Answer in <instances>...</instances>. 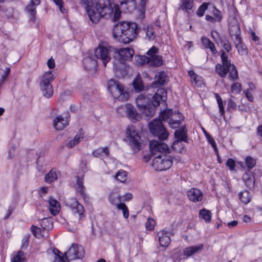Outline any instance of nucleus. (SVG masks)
<instances>
[{"label": "nucleus", "instance_id": "f257e3e1", "mask_svg": "<svg viewBox=\"0 0 262 262\" xmlns=\"http://www.w3.org/2000/svg\"><path fill=\"white\" fill-rule=\"evenodd\" d=\"M87 13L91 21L95 24L99 22L100 19L108 16H114V20L119 19L121 11L118 4L103 3V0H98V2L86 7Z\"/></svg>", "mask_w": 262, "mask_h": 262}, {"label": "nucleus", "instance_id": "f03ea898", "mask_svg": "<svg viewBox=\"0 0 262 262\" xmlns=\"http://www.w3.org/2000/svg\"><path fill=\"white\" fill-rule=\"evenodd\" d=\"M139 31L140 29L136 23L122 21L115 26L113 36L120 42L129 43L137 38Z\"/></svg>", "mask_w": 262, "mask_h": 262}, {"label": "nucleus", "instance_id": "7ed1b4c3", "mask_svg": "<svg viewBox=\"0 0 262 262\" xmlns=\"http://www.w3.org/2000/svg\"><path fill=\"white\" fill-rule=\"evenodd\" d=\"M54 262H69L75 259H81L84 255L83 247H70L67 252L62 253L57 248L53 249Z\"/></svg>", "mask_w": 262, "mask_h": 262}, {"label": "nucleus", "instance_id": "20e7f679", "mask_svg": "<svg viewBox=\"0 0 262 262\" xmlns=\"http://www.w3.org/2000/svg\"><path fill=\"white\" fill-rule=\"evenodd\" d=\"M124 141L134 152H137L141 149L142 140L141 134L133 125L128 126L126 129Z\"/></svg>", "mask_w": 262, "mask_h": 262}, {"label": "nucleus", "instance_id": "39448f33", "mask_svg": "<svg viewBox=\"0 0 262 262\" xmlns=\"http://www.w3.org/2000/svg\"><path fill=\"white\" fill-rule=\"evenodd\" d=\"M134 55V51L130 48H122L114 51V69L120 71L124 67L125 61L130 60Z\"/></svg>", "mask_w": 262, "mask_h": 262}, {"label": "nucleus", "instance_id": "423d86ee", "mask_svg": "<svg viewBox=\"0 0 262 262\" xmlns=\"http://www.w3.org/2000/svg\"><path fill=\"white\" fill-rule=\"evenodd\" d=\"M108 90L115 99L121 101L128 100L129 94L124 91L123 86L119 82L111 79L108 82Z\"/></svg>", "mask_w": 262, "mask_h": 262}, {"label": "nucleus", "instance_id": "0eeeda50", "mask_svg": "<svg viewBox=\"0 0 262 262\" xmlns=\"http://www.w3.org/2000/svg\"><path fill=\"white\" fill-rule=\"evenodd\" d=\"M55 78L52 71L46 72L42 76L40 82V88L44 96L51 97L53 94V89L51 83Z\"/></svg>", "mask_w": 262, "mask_h": 262}, {"label": "nucleus", "instance_id": "6e6552de", "mask_svg": "<svg viewBox=\"0 0 262 262\" xmlns=\"http://www.w3.org/2000/svg\"><path fill=\"white\" fill-rule=\"evenodd\" d=\"M115 50V49L107 43L103 42L95 49V56L97 58L101 59L103 66L106 67L107 63L111 59V52Z\"/></svg>", "mask_w": 262, "mask_h": 262}, {"label": "nucleus", "instance_id": "1a4fd4ad", "mask_svg": "<svg viewBox=\"0 0 262 262\" xmlns=\"http://www.w3.org/2000/svg\"><path fill=\"white\" fill-rule=\"evenodd\" d=\"M150 132L157 136L161 140L166 139L168 136V133L164 127L162 120L159 118L155 119L149 124Z\"/></svg>", "mask_w": 262, "mask_h": 262}, {"label": "nucleus", "instance_id": "9d476101", "mask_svg": "<svg viewBox=\"0 0 262 262\" xmlns=\"http://www.w3.org/2000/svg\"><path fill=\"white\" fill-rule=\"evenodd\" d=\"M172 164L171 157L165 154L158 155L152 161V166L156 170H167L171 167Z\"/></svg>", "mask_w": 262, "mask_h": 262}, {"label": "nucleus", "instance_id": "9b49d317", "mask_svg": "<svg viewBox=\"0 0 262 262\" xmlns=\"http://www.w3.org/2000/svg\"><path fill=\"white\" fill-rule=\"evenodd\" d=\"M221 53L222 64L218 63L215 66V71L220 77H225L230 70L231 62L228 59V55L224 50H221Z\"/></svg>", "mask_w": 262, "mask_h": 262}, {"label": "nucleus", "instance_id": "f8f14e48", "mask_svg": "<svg viewBox=\"0 0 262 262\" xmlns=\"http://www.w3.org/2000/svg\"><path fill=\"white\" fill-rule=\"evenodd\" d=\"M117 111L120 114L125 112L127 117L133 121H139L141 118V115L137 112L136 109L129 103L118 107Z\"/></svg>", "mask_w": 262, "mask_h": 262}, {"label": "nucleus", "instance_id": "ddd939ff", "mask_svg": "<svg viewBox=\"0 0 262 262\" xmlns=\"http://www.w3.org/2000/svg\"><path fill=\"white\" fill-rule=\"evenodd\" d=\"M149 148L153 155H157L158 152L167 154L170 152V149L167 145L161 141H151L149 143Z\"/></svg>", "mask_w": 262, "mask_h": 262}, {"label": "nucleus", "instance_id": "4468645a", "mask_svg": "<svg viewBox=\"0 0 262 262\" xmlns=\"http://www.w3.org/2000/svg\"><path fill=\"white\" fill-rule=\"evenodd\" d=\"M66 205L70 208L73 213L79 214L80 217L83 214L84 209L76 199L74 198H68L65 201Z\"/></svg>", "mask_w": 262, "mask_h": 262}, {"label": "nucleus", "instance_id": "2eb2a0df", "mask_svg": "<svg viewBox=\"0 0 262 262\" xmlns=\"http://www.w3.org/2000/svg\"><path fill=\"white\" fill-rule=\"evenodd\" d=\"M166 95V92L164 89H159L152 97L151 102L153 106H159L160 101L165 102L167 98Z\"/></svg>", "mask_w": 262, "mask_h": 262}, {"label": "nucleus", "instance_id": "dca6fc26", "mask_svg": "<svg viewBox=\"0 0 262 262\" xmlns=\"http://www.w3.org/2000/svg\"><path fill=\"white\" fill-rule=\"evenodd\" d=\"M187 195L188 199L193 202L201 201L203 198L202 191L200 189L195 188L189 189L187 192Z\"/></svg>", "mask_w": 262, "mask_h": 262}, {"label": "nucleus", "instance_id": "f3484780", "mask_svg": "<svg viewBox=\"0 0 262 262\" xmlns=\"http://www.w3.org/2000/svg\"><path fill=\"white\" fill-rule=\"evenodd\" d=\"M48 208L52 215H56L59 213L60 204L56 199L50 197L48 200Z\"/></svg>", "mask_w": 262, "mask_h": 262}, {"label": "nucleus", "instance_id": "a211bd4d", "mask_svg": "<svg viewBox=\"0 0 262 262\" xmlns=\"http://www.w3.org/2000/svg\"><path fill=\"white\" fill-rule=\"evenodd\" d=\"M69 124V120L67 118H64L62 116H57L53 121V126L58 130L64 129Z\"/></svg>", "mask_w": 262, "mask_h": 262}, {"label": "nucleus", "instance_id": "6ab92c4d", "mask_svg": "<svg viewBox=\"0 0 262 262\" xmlns=\"http://www.w3.org/2000/svg\"><path fill=\"white\" fill-rule=\"evenodd\" d=\"M234 44L238 53L241 55L248 54V50L245 45L242 42L240 36L237 33L235 35Z\"/></svg>", "mask_w": 262, "mask_h": 262}, {"label": "nucleus", "instance_id": "aec40b11", "mask_svg": "<svg viewBox=\"0 0 262 262\" xmlns=\"http://www.w3.org/2000/svg\"><path fill=\"white\" fill-rule=\"evenodd\" d=\"M183 120L182 114L179 112H174L169 120V126L172 128L178 127Z\"/></svg>", "mask_w": 262, "mask_h": 262}, {"label": "nucleus", "instance_id": "412c9836", "mask_svg": "<svg viewBox=\"0 0 262 262\" xmlns=\"http://www.w3.org/2000/svg\"><path fill=\"white\" fill-rule=\"evenodd\" d=\"M76 184L75 187L76 191L80 195L84 200H85L87 198V195L85 192V187L83 185V178H80L78 176L76 177Z\"/></svg>", "mask_w": 262, "mask_h": 262}, {"label": "nucleus", "instance_id": "4be33fe9", "mask_svg": "<svg viewBox=\"0 0 262 262\" xmlns=\"http://www.w3.org/2000/svg\"><path fill=\"white\" fill-rule=\"evenodd\" d=\"M175 138L177 139L173 143V147L179 144L181 141L186 142L187 141V135L186 134V130L184 127H181L179 129L176 130L174 133Z\"/></svg>", "mask_w": 262, "mask_h": 262}, {"label": "nucleus", "instance_id": "5701e85b", "mask_svg": "<svg viewBox=\"0 0 262 262\" xmlns=\"http://www.w3.org/2000/svg\"><path fill=\"white\" fill-rule=\"evenodd\" d=\"M170 235V233L165 230L160 231L158 233L160 246H169L171 242Z\"/></svg>", "mask_w": 262, "mask_h": 262}, {"label": "nucleus", "instance_id": "b1692460", "mask_svg": "<svg viewBox=\"0 0 262 262\" xmlns=\"http://www.w3.org/2000/svg\"><path fill=\"white\" fill-rule=\"evenodd\" d=\"M40 0H31L30 3L26 7V10L31 16V19L34 20L36 14V6L40 4Z\"/></svg>", "mask_w": 262, "mask_h": 262}, {"label": "nucleus", "instance_id": "393cba45", "mask_svg": "<svg viewBox=\"0 0 262 262\" xmlns=\"http://www.w3.org/2000/svg\"><path fill=\"white\" fill-rule=\"evenodd\" d=\"M137 105L140 110L150 104V98L144 95H139L136 99Z\"/></svg>", "mask_w": 262, "mask_h": 262}, {"label": "nucleus", "instance_id": "a878e982", "mask_svg": "<svg viewBox=\"0 0 262 262\" xmlns=\"http://www.w3.org/2000/svg\"><path fill=\"white\" fill-rule=\"evenodd\" d=\"M109 202L112 205H115L118 208V206L121 204L122 202L121 196L118 192H112L110 193L108 197Z\"/></svg>", "mask_w": 262, "mask_h": 262}, {"label": "nucleus", "instance_id": "bb28decb", "mask_svg": "<svg viewBox=\"0 0 262 262\" xmlns=\"http://www.w3.org/2000/svg\"><path fill=\"white\" fill-rule=\"evenodd\" d=\"M83 63L84 68L88 71L95 70L97 64V61L91 57L84 58Z\"/></svg>", "mask_w": 262, "mask_h": 262}, {"label": "nucleus", "instance_id": "cd10ccee", "mask_svg": "<svg viewBox=\"0 0 262 262\" xmlns=\"http://www.w3.org/2000/svg\"><path fill=\"white\" fill-rule=\"evenodd\" d=\"M193 0H180V6L179 9L188 12L193 7Z\"/></svg>", "mask_w": 262, "mask_h": 262}, {"label": "nucleus", "instance_id": "c85d7f7f", "mask_svg": "<svg viewBox=\"0 0 262 262\" xmlns=\"http://www.w3.org/2000/svg\"><path fill=\"white\" fill-rule=\"evenodd\" d=\"M83 138V134L81 133V130L77 133L74 138L70 140L69 143L67 144L68 148H73L74 146L78 144L81 141V139Z\"/></svg>", "mask_w": 262, "mask_h": 262}, {"label": "nucleus", "instance_id": "c756f323", "mask_svg": "<svg viewBox=\"0 0 262 262\" xmlns=\"http://www.w3.org/2000/svg\"><path fill=\"white\" fill-rule=\"evenodd\" d=\"M243 180L247 187L249 188L253 187L254 177L250 172H246L243 174Z\"/></svg>", "mask_w": 262, "mask_h": 262}, {"label": "nucleus", "instance_id": "7c9ffc66", "mask_svg": "<svg viewBox=\"0 0 262 262\" xmlns=\"http://www.w3.org/2000/svg\"><path fill=\"white\" fill-rule=\"evenodd\" d=\"M201 40L204 46L206 48L209 49L212 54H214L217 53V51L215 49V47L212 41H211V40L209 39L206 37H202Z\"/></svg>", "mask_w": 262, "mask_h": 262}, {"label": "nucleus", "instance_id": "2f4dec72", "mask_svg": "<svg viewBox=\"0 0 262 262\" xmlns=\"http://www.w3.org/2000/svg\"><path fill=\"white\" fill-rule=\"evenodd\" d=\"M11 262H26V258L24 252L18 251L12 254L11 256Z\"/></svg>", "mask_w": 262, "mask_h": 262}, {"label": "nucleus", "instance_id": "473e14b6", "mask_svg": "<svg viewBox=\"0 0 262 262\" xmlns=\"http://www.w3.org/2000/svg\"><path fill=\"white\" fill-rule=\"evenodd\" d=\"M148 64L150 66L160 67L163 64L162 58L159 55L149 56Z\"/></svg>", "mask_w": 262, "mask_h": 262}, {"label": "nucleus", "instance_id": "72a5a7b5", "mask_svg": "<svg viewBox=\"0 0 262 262\" xmlns=\"http://www.w3.org/2000/svg\"><path fill=\"white\" fill-rule=\"evenodd\" d=\"M238 197L240 201L245 204L249 203L251 200V195L247 190H244L239 192Z\"/></svg>", "mask_w": 262, "mask_h": 262}, {"label": "nucleus", "instance_id": "f704fd0d", "mask_svg": "<svg viewBox=\"0 0 262 262\" xmlns=\"http://www.w3.org/2000/svg\"><path fill=\"white\" fill-rule=\"evenodd\" d=\"M133 85L136 91L140 92L144 89V85L141 77L138 75L134 79Z\"/></svg>", "mask_w": 262, "mask_h": 262}, {"label": "nucleus", "instance_id": "c9c22d12", "mask_svg": "<svg viewBox=\"0 0 262 262\" xmlns=\"http://www.w3.org/2000/svg\"><path fill=\"white\" fill-rule=\"evenodd\" d=\"M114 178L118 181L124 183H125L128 179L127 173L124 170H120L115 174Z\"/></svg>", "mask_w": 262, "mask_h": 262}, {"label": "nucleus", "instance_id": "e433bc0d", "mask_svg": "<svg viewBox=\"0 0 262 262\" xmlns=\"http://www.w3.org/2000/svg\"><path fill=\"white\" fill-rule=\"evenodd\" d=\"M173 113L171 109L164 110L160 113L159 118L162 121L170 120Z\"/></svg>", "mask_w": 262, "mask_h": 262}, {"label": "nucleus", "instance_id": "4c0bfd02", "mask_svg": "<svg viewBox=\"0 0 262 262\" xmlns=\"http://www.w3.org/2000/svg\"><path fill=\"white\" fill-rule=\"evenodd\" d=\"M202 247H187L184 251L183 256L186 257L192 255L193 254L201 250Z\"/></svg>", "mask_w": 262, "mask_h": 262}, {"label": "nucleus", "instance_id": "58836bf2", "mask_svg": "<svg viewBox=\"0 0 262 262\" xmlns=\"http://www.w3.org/2000/svg\"><path fill=\"white\" fill-rule=\"evenodd\" d=\"M199 217L204 219L206 223H208L211 220V213L205 209H202L200 210Z\"/></svg>", "mask_w": 262, "mask_h": 262}, {"label": "nucleus", "instance_id": "ea45409f", "mask_svg": "<svg viewBox=\"0 0 262 262\" xmlns=\"http://www.w3.org/2000/svg\"><path fill=\"white\" fill-rule=\"evenodd\" d=\"M146 32V37L150 40H154L156 37L154 26L152 25L148 26L144 29Z\"/></svg>", "mask_w": 262, "mask_h": 262}, {"label": "nucleus", "instance_id": "a19ab883", "mask_svg": "<svg viewBox=\"0 0 262 262\" xmlns=\"http://www.w3.org/2000/svg\"><path fill=\"white\" fill-rule=\"evenodd\" d=\"M188 75L190 77V80L192 85H199L201 84V78H199L194 71H188Z\"/></svg>", "mask_w": 262, "mask_h": 262}, {"label": "nucleus", "instance_id": "79ce46f5", "mask_svg": "<svg viewBox=\"0 0 262 262\" xmlns=\"http://www.w3.org/2000/svg\"><path fill=\"white\" fill-rule=\"evenodd\" d=\"M155 107L152 106L150 104L142 108V110H140L142 113L147 117H151L154 116L155 113Z\"/></svg>", "mask_w": 262, "mask_h": 262}, {"label": "nucleus", "instance_id": "37998d69", "mask_svg": "<svg viewBox=\"0 0 262 262\" xmlns=\"http://www.w3.org/2000/svg\"><path fill=\"white\" fill-rule=\"evenodd\" d=\"M58 176L56 172L52 169L46 175L45 181L48 183H52L54 181L56 180Z\"/></svg>", "mask_w": 262, "mask_h": 262}, {"label": "nucleus", "instance_id": "c03bdc74", "mask_svg": "<svg viewBox=\"0 0 262 262\" xmlns=\"http://www.w3.org/2000/svg\"><path fill=\"white\" fill-rule=\"evenodd\" d=\"M166 74L164 72H160L155 76V82L161 84H164L166 81Z\"/></svg>", "mask_w": 262, "mask_h": 262}, {"label": "nucleus", "instance_id": "a18cd8bd", "mask_svg": "<svg viewBox=\"0 0 262 262\" xmlns=\"http://www.w3.org/2000/svg\"><path fill=\"white\" fill-rule=\"evenodd\" d=\"M106 230L110 234H112L117 233L118 228L117 226V223L114 221L110 222L106 227Z\"/></svg>", "mask_w": 262, "mask_h": 262}, {"label": "nucleus", "instance_id": "49530a36", "mask_svg": "<svg viewBox=\"0 0 262 262\" xmlns=\"http://www.w3.org/2000/svg\"><path fill=\"white\" fill-rule=\"evenodd\" d=\"M228 72H229V77L232 80H234L238 78L237 71L236 67L234 64L231 63L230 70Z\"/></svg>", "mask_w": 262, "mask_h": 262}, {"label": "nucleus", "instance_id": "de8ad7c7", "mask_svg": "<svg viewBox=\"0 0 262 262\" xmlns=\"http://www.w3.org/2000/svg\"><path fill=\"white\" fill-rule=\"evenodd\" d=\"M214 95L219 105L220 113L221 115H223L225 113L223 100L218 94L215 93Z\"/></svg>", "mask_w": 262, "mask_h": 262}, {"label": "nucleus", "instance_id": "09e8293b", "mask_svg": "<svg viewBox=\"0 0 262 262\" xmlns=\"http://www.w3.org/2000/svg\"><path fill=\"white\" fill-rule=\"evenodd\" d=\"M32 231L34 234V235L39 238L43 236V232H45V229H41V228H38L35 226L32 227Z\"/></svg>", "mask_w": 262, "mask_h": 262}, {"label": "nucleus", "instance_id": "8fccbe9b", "mask_svg": "<svg viewBox=\"0 0 262 262\" xmlns=\"http://www.w3.org/2000/svg\"><path fill=\"white\" fill-rule=\"evenodd\" d=\"M245 164L249 169H252L256 164L255 160L252 157L248 156L246 158Z\"/></svg>", "mask_w": 262, "mask_h": 262}, {"label": "nucleus", "instance_id": "3c124183", "mask_svg": "<svg viewBox=\"0 0 262 262\" xmlns=\"http://www.w3.org/2000/svg\"><path fill=\"white\" fill-rule=\"evenodd\" d=\"M221 44L227 52L229 53L231 51L232 47L231 43L228 40H221Z\"/></svg>", "mask_w": 262, "mask_h": 262}, {"label": "nucleus", "instance_id": "603ef678", "mask_svg": "<svg viewBox=\"0 0 262 262\" xmlns=\"http://www.w3.org/2000/svg\"><path fill=\"white\" fill-rule=\"evenodd\" d=\"M117 209H119V210H122L123 216H124V218L127 219L128 217V216H129V211H128V210L127 209V206H126V205L124 203L120 204L118 206Z\"/></svg>", "mask_w": 262, "mask_h": 262}, {"label": "nucleus", "instance_id": "864d4df0", "mask_svg": "<svg viewBox=\"0 0 262 262\" xmlns=\"http://www.w3.org/2000/svg\"><path fill=\"white\" fill-rule=\"evenodd\" d=\"M136 61L138 64H143L145 63H148L149 56H135Z\"/></svg>", "mask_w": 262, "mask_h": 262}, {"label": "nucleus", "instance_id": "5fc2aeb1", "mask_svg": "<svg viewBox=\"0 0 262 262\" xmlns=\"http://www.w3.org/2000/svg\"><path fill=\"white\" fill-rule=\"evenodd\" d=\"M231 90L232 93L238 94L242 91V85L238 82H235L232 84Z\"/></svg>", "mask_w": 262, "mask_h": 262}, {"label": "nucleus", "instance_id": "6e6d98bb", "mask_svg": "<svg viewBox=\"0 0 262 262\" xmlns=\"http://www.w3.org/2000/svg\"><path fill=\"white\" fill-rule=\"evenodd\" d=\"M40 225L43 229L48 230L52 225V223L49 222V219L44 218L41 220Z\"/></svg>", "mask_w": 262, "mask_h": 262}, {"label": "nucleus", "instance_id": "4d7b16f0", "mask_svg": "<svg viewBox=\"0 0 262 262\" xmlns=\"http://www.w3.org/2000/svg\"><path fill=\"white\" fill-rule=\"evenodd\" d=\"M54 3L58 6L60 11L62 13H66V9L63 7V0H52Z\"/></svg>", "mask_w": 262, "mask_h": 262}, {"label": "nucleus", "instance_id": "13d9d810", "mask_svg": "<svg viewBox=\"0 0 262 262\" xmlns=\"http://www.w3.org/2000/svg\"><path fill=\"white\" fill-rule=\"evenodd\" d=\"M155 225L156 223L155 220L149 218L146 223L145 227L146 229L151 231L154 229Z\"/></svg>", "mask_w": 262, "mask_h": 262}, {"label": "nucleus", "instance_id": "bf43d9fd", "mask_svg": "<svg viewBox=\"0 0 262 262\" xmlns=\"http://www.w3.org/2000/svg\"><path fill=\"white\" fill-rule=\"evenodd\" d=\"M207 9V4L206 3H204L202 5H201L199 8L198 10L197 11V15L199 16H202L204 15L205 11Z\"/></svg>", "mask_w": 262, "mask_h": 262}, {"label": "nucleus", "instance_id": "052dcab7", "mask_svg": "<svg viewBox=\"0 0 262 262\" xmlns=\"http://www.w3.org/2000/svg\"><path fill=\"white\" fill-rule=\"evenodd\" d=\"M236 103L234 101L232 98L229 99L228 102L227 109L229 110H235L236 108Z\"/></svg>", "mask_w": 262, "mask_h": 262}, {"label": "nucleus", "instance_id": "680f3d73", "mask_svg": "<svg viewBox=\"0 0 262 262\" xmlns=\"http://www.w3.org/2000/svg\"><path fill=\"white\" fill-rule=\"evenodd\" d=\"M226 166L231 170H233L235 166V161L232 159H229L226 162Z\"/></svg>", "mask_w": 262, "mask_h": 262}, {"label": "nucleus", "instance_id": "e2e57ef3", "mask_svg": "<svg viewBox=\"0 0 262 262\" xmlns=\"http://www.w3.org/2000/svg\"><path fill=\"white\" fill-rule=\"evenodd\" d=\"M213 14L214 17L216 19L217 21H220L222 19V16L221 12L216 8H214L213 11Z\"/></svg>", "mask_w": 262, "mask_h": 262}, {"label": "nucleus", "instance_id": "0e129e2a", "mask_svg": "<svg viewBox=\"0 0 262 262\" xmlns=\"http://www.w3.org/2000/svg\"><path fill=\"white\" fill-rule=\"evenodd\" d=\"M30 237L31 235L29 234L25 235L22 239L21 246H28L30 244Z\"/></svg>", "mask_w": 262, "mask_h": 262}, {"label": "nucleus", "instance_id": "69168bd1", "mask_svg": "<svg viewBox=\"0 0 262 262\" xmlns=\"http://www.w3.org/2000/svg\"><path fill=\"white\" fill-rule=\"evenodd\" d=\"M211 36L213 38V39H214V41H218V40H222L221 39V37H220V34L219 33V32L216 31H211Z\"/></svg>", "mask_w": 262, "mask_h": 262}, {"label": "nucleus", "instance_id": "338daca9", "mask_svg": "<svg viewBox=\"0 0 262 262\" xmlns=\"http://www.w3.org/2000/svg\"><path fill=\"white\" fill-rule=\"evenodd\" d=\"M158 49L156 47H152L147 52V55L148 56H156L157 55L156 54L158 52Z\"/></svg>", "mask_w": 262, "mask_h": 262}, {"label": "nucleus", "instance_id": "774afa93", "mask_svg": "<svg viewBox=\"0 0 262 262\" xmlns=\"http://www.w3.org/2000/svg\"><path fill=\"white\" fill-rule=\"evenodd\" d=\"M133 198V195L130 193H127L125 194L124 195L121 196L122 202L127 201L132 199Z\"/></svg>", "mask_w": 262, "mask_h": 262}]
</instances>
